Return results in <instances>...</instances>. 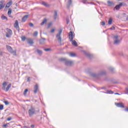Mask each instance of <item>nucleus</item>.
<instances>
[{"label": "nucleus", "instance_id": "obj_26", "mask_svg": "<svg viewBox=\"0 0 128 128\" xmlns=\"http://www.w3.org/2000/svg\"><path fill=\"white\" fill-rule=\"evenodd\" d=\"M69 56L72 57L76 56V54L74 53L71 52Z\"/></svg>", "mask_w": 128, "mask_h": 128}, {"label": "nucleus", "instance_id": "obj_1", "mask_svg": "<svg viewBox=\"0 0 128 128\" xmlns=\"http://www.w3.org/2000/svg\"><path fill=\"white\" fill-rule=\"evenodd\" d=\"M60 62H65V64L66 66H72L74 64V61L68 60L64 58H60Z\"/></svg>", "mask_w": 128, "mask_h": 128}, {"label": "nucleus", "instance_id": "obj_36", "mask_svg": "<svg viewBox=\"0 0 128 128\" xmlns=\"http://www.w3.org/2000/svg\"><path fill=\"white\" fill-rule=\"evenodd\" d=\"M4 110V105H0V110Z\"/></svg>", "mask_w": 128, "mask_h": 128}, {"label": "nucleus", "instance_id": "obj_18", "mask_svg": "<svg viewBox=\"0 0 128 128\" xmlns=\"http://www.w3.org/2000/svg\"><path fill=\"white\" fill-rule=\"evenodd\" d=\"M10 86H12V84H9L8 86L6 87V88L5 91H6V92H8L10 88Z\"/></svg>", "mask_w": 128, "mask_h": 128}, {"label": "nucleus", "instance_id": "obj_44", "mask_svg": "<svg viewBox=\"0 0 128 128\" xmlns=\"http://www.w3.org/2000/svg\"><path fill=\"white\" fill-rule=\"evenodd\" d=\"M29 26H30L32 27L34 26V24H32V23H30Z\"/></svg>", "mask_w": 128, "mask_h": 128}, {"label": "nucleus", "instance_id": "obj_37", "mask_svg": "<svg viewBox=\"0 0 128 128\" xmlns=\"http://www.w3.org/2000/svg\"><path fill=\"white\" fill-rule=\"evenodd\" d=\"M100 74L101 76H102V74H106V72L103 71V72H101L100 73Z\"/></svg>", "mask_w": 128, "mask_h": 128}, {"label": "nucleus", "instance_id": "obj_43", "mask_svg": "<svg viewBox=\"0 0 128 128\" xmlns=\"http://www.w3.org/2000/svg\"><path fill=\"white\" fill-rule=\"evenodd\" d=\"M68 2L69 4V6H70V4H72V0H69Z\"/></svg>", "mask_w": 128, "mask_h": 128}, {"label": "nucleus", "instance_id": "obj_34", "mask_svg": "<svg viewBox=\"0 0 128 128\" xmlns=\"http://www.w3.org/2000/svg\"><path fill=\"white\" fill-rule=\"evenodd\" d=\"M4 104H5L6 106H8L10 104V102L8 101H4Z\"/></svg>", "mask_w": 128, "mask_h": 128}, {"label": "nucleus", "instance_id": "obj_3", "mask_svg": "<svg viewBox=\"0 0 128 128\" xmlns=\"http://www.w3.org/2000/svg\"><path fill=\"white\" fill-rule=\"evenodd\" d=\"M113 40L114 42V44H118L120 42V36L118 35L114 36H113Z\"/></svg>", "mask_w": 128, "mask_h": 128}, {"label": "nucleus", "instance_id": "obj_32", "mask_svg": "<svg viewBox=\"0 0 128 128\" xmlns=\"http://www.w3.org/2000/svg\"><path fill=\"white\" fill-rule=\"evenodd\" d=\"M37 52L38 54H42V52L38 50H37Z\"/></svg>", "mask_w": 128, "mask_h": 128}, {"label": "nucleus", "instance_id": "obj_11", "mask_svg": "<svg viewBox=\"0 0 128 128\" xmlns=\"http://www.w3.org/2000/svg\"><path fill=\"white\" fill-rule=\"evenodd\" d=\"M38 85L36 84L34 86V93L36 94V92H38Z\"/></svg>", "mask_w": 128, "mask_h": 128}, {"label": "nucleus", "instance_id": "obj_25", "mask_svg": "<svg viewBox=\"0 0 128 128\" xmlns=\"http://www.w3.org/2000/svg\"><path fill=\"white\" fill-rule=\"evenodd\" d=\"M42 4L43 6H46V7L48 6V3H46V2H42Z\"/></svg>", "mask_w": 128, "mask_h": 128}, {"label": "nucleus", "instance_id": "obj_38", "mask_svg": "<svg viewBox=\"0 0 128 128\" xmlns=\"http://www.w3.org/2000/svg\"><path fill=\"white\" fill-rule=\"evenodd\" d=\"M7 84H8V82H4L2 84V86H6Z\"/></svg>", "mask_w": 128, "mask_h": 128}, {"label": "nucleus", "instance_id": "obj_8", "mask_svg": "<svg viewBox=\"0 0 128 128\" xmlns=\"http://www.w3.org/2000/svg\"><path fill=\"white\" fill-rule=\"evenodd\" d=\"M4 4V0H1L0 1V10H2L6 6Z\"/></svg>", "mask_w": 128, "mask_h": 128}, {"label": "nucleus", "instance_id": "obj_14", "mask_svg": "<svg viewBox=\"0 0 128 128\" xmlns=\"http://www.w3.org/2000/svg\"><path fill=\"white\" fill-rule=\"evenodd\" d=\"M70 42H72V46H78V42H76V40H70Z\"/></svg>", "mask_w": 128, "mask_h": 128}, {"label": "nucleus", "instance_id": "obj_12", "mask_svg": "<svg viewBox=\"0 0 128 128\" xmlns=\"http://www.w3.org/2000/svg\"><path fill=\"white\" fill-rule=\"evenodd\" d=\"M122 4L120 3V4L116 6L114 8H116V10H120V8H122Z\"/></svg>", "mask_w": 128, "mask_h": 128}, {"label": "nucleus", "instance_id": "obj_45", "mask_svg": "<svg viewBox=\"0 0 128 128\" xmlns=\"http://www.w3.org/2000/svg\"><path fill=\"white\" fill-rule=\"evenodd\" d=\"M30 77L28 78L27 82H30Z\"/></svg>", "mask_w": 128, "mask_h": 128}, {"label": "nucleus", "instance_id": "obj_35", "mask_svg": "<svg viewBox=\"0 0 128 128\" xmlns=\"http://www.w3.org/2000/svg\"><path fill=\"white\" fill-rule=\"evenodd\" d=\"M109 30H116V28H114V26H112L110 28Z\"/></svg>", "mask_w": 128, "mask_h": 128}, {"label": "nucleus", "instance_id": "obj_29", "mask_svg": "<svg viewBox=\"0 0 128 128\" xmlns=\"http://www.w3.org/2000/svg\"><path fill=\"white\" fill-rule=\"evenodd\" d=\"M38 31H36L35 32H34V36H38Z\"/></svg>", "mask_w": 128, "mask_h": 128}, {"label": "nucleus", "instance_id": "obj_5", "mask_svg": "<svg viewBox=\"0 0 128 128\" xmlns=\"http://www.w3.org/2000/svg\"><path fill=\"white\" fill-rule=\"evenodd\" d=\"M28 112L29 116H34V114H36V110L34 109V108L31 107L29 109Z\"/></svg>", "mask_w": 128, "mask_h": 128}, {"label": "nucleus", "instance_id": "obj_52", "mask_svg": "<svg viewBox=\"0 0 128 128\" xmlns=\"http://www.w3.org/2000/svg\"><path fill=\"white\" fill-rule=\"evenodd\" d=\"M125 111H126V112H128V108L125 109Z\"/></svg>", "mask_w": 128, "mask_h": 128}, {"label": "nucleus", "instance_id": "obj_56", "mask_svg": "<svg viewBox=\"0 0 128 128\" xmlns=\"http://www.w3.org/2000/svg\"><path fill=\"white\" fill-rule=\"evenodd\" d=\"M114 94H120L118 93H115Z\"/></svg>", "mask_w": 128, "mask_h": 128}, {"label": "nucleus", "instance_id": "obj_31", "mask_svg": "<svg viewBox=\"0 0 128 128\" xmlns=\"http://www.w3.org/2000/svg\"><path fill=\"white\" fill-rule=\"evenodd\" d=\"M11 14H12V10L9 9V10H8V16H10V15Z\"/></svg>", "mask_w": 128, "mask_h": 128}, {"label": "nucleus", "instance_id": "obj_33", "mask_svg": "<svg viewBox=\"0 0 128 128\" xmlns=\"http://www.w3.org/2000/svg\"><path fill=\"white\" fill-rule=\"evenodd\" d=\"M28 92V89H26L25 90L24 92V96H26V93Z\"/></svg>", "mask_w": 128, "mask_h": 128}, {"label": "nucleus", "instance_id": "obj_22", "mask_svg": "<svg viewBox=\"0 0 128 128\" xmlns=\"http://www.w3.org/2000/svg\"><path fill=\"white\" fill-rule=\"evenodd\" d=\"M1 18L3 20H8V18L6 16L4 15H2L1 16Z\"/></svg>", "mask_w": 128, "mask_h": 128}, {"label": "nucleus", "instance_id": "obj_20", "mask_svg": "<svg viewBox=\"0 0 128 128\" xmlns=\"http://www.w3.org/2000/svg\"><path fill=\"white\" fill-rule=\"evenodd\" d=\"M108 4L109 6H114V2L110 1H108Z\"/></svg>", "mask_w": 128, "mask_h": 128}, {"label": "nucleus", "instance_id": "obj_49", "mask_svg": "<svg viewBox=\"0 0 128 128\" xmlns=\"http://www.w3.org/2000/svg\"><path fill=\"white\" fill-rule=\"evenodd\" d=\"M2 90H6V86H4V87L2 88Z\"/></svg>", "mask_w": 128, "mask_h": 128}, {"label": "nucleus", "instance_id": "obj_47", "mask_svg": "<svg viewBox=\"0 0 128 128\" xmlns=\"http://www.w3.org/2000/svg\"><path fill=\"white\" fill-rule=\"evenodd\" d=\"M4 54V52H0V56H2Z\"/></svg>", "mask_w": 128, "mask_h": 128}, {"label": "nucleus", "instance_id": "obj_10", "mask_svg": "<svg viewBox=\"0 0 128 128\" xmlns=\"http://www.w3.org/2000/svg\"><path fill=\"white\" fill-rule=\"evenodd\" d=\"M115 104L118 108H124V104H122V103H115Z\"/></svg>", "mask_w": 128, "mask_h": 128}, {"label": "nucleus", "instance_id": "obj_53", "mask_svg": "<svg viewBox=\"0 0 128 128\" xmlns=\"http://www.w3.org/2000/svg\"><path fill=\"white\" fill-rule=\"evenodd\" d=\"M86 0H84V4H86Z\"/></svg>", "mask_w": 128, "mask_h": 128}, {"label": "nucleus", "instance_id": "obj_19", "mask_svg": "<svg viewBox=\"0 0 128 128\" xmlns=\"http://www.w3.org/2000/svg\"><path fill=\"white\" fill-rule=\"evenodd\" d=\"M46 42V40L44 38H42L40 40V42L41 44H44Z\"/></svg>", "mask_w": 128, "mask_h": 128}, {"label": "nucleus", "instance_id": "obj_39", "mask_svg": "<svg viewBox=\"0 0 128 128\" xmlns=\"http://www.w3.org/2000/svg\"><path fill=\"white\" fill-rule=\"evenodd\" d=\"M100 24L102 26H106V22H102Z\"/></svg>", "mask_w": 128, "mask_h": 128}, {"label": "nucleus", "instance_id": "obj_41", "mask_svg": "<svg viewBox=\"0 0 128 128\" xmlns=\"http://www.w3.org/2000/svg\"><path fill=\"white\" fill-rule=\"evenodd\" d=\"M125 94H128V88H126L125 90Z\"/></svg>", "mask_w": 128, "mask_h": 128}, {"label": "nucleus", "instance_id": "obj_55", "mask_svg": "<svg viewBox=\"0 0 128 128\" xmlns=\"http://www.w3.org/2000/svg\"><path fill=\"white\" fill-rule=\"evenodd\" d=\"M66 22L67 24H68V20H66Z\"/></svg>", "mask_w": 128, "mask_h": 128}, {"label": "nucleus", "instance_id": "obj_23", "mask_svg": "<svg viewBox=\"0 0 128 128\" xmlns=\"http://www.w3.org/2000/svg\"><path fill=\"white\" fill-rule=\"evenodd\" d=\"M112 24V18H110L108 21V24Z\"/></svg>", "mask_w": 128, "mask_h": 128}, {"label": "nucleus", "instance_id": "obj_30", "mask_svg": "<svg viewBox=\"0 0 128 128\" xmlns=\"http://www.w3.org/2000/svg\"><path fill=\"white\" fill-rule=\"evenodd\" d=\"M21 38H22V42H24L25 40H26V36H22V37H21Z\"/></svg>", "mask_w": 128, "mask_h": 128}, {"label": "nucleus", "instance_id": "obj_48", "mask_svg": "<svg viewBox=\"0 0 128 128\" xmlns=\"http://www.w3.org/2000/svg\"><path fill=\"white\" fill-rule=\"evenodd\" d=\"M6 126H8V124H4V125L3 126V127H4V128H6Z\"/></svg>", "mask_w": 128, "mask_h": 128}, {"label": "nucleus", "instance_id": "obj_13", "mask_svg": "<svg viewBox=\"0 0 128 128\" xmlns=\"http://www.w3.org/2000/svg\"><path fill=\"white\" fill-rule=\"evenodd\" d=\"M28 44H34V40H32V39L29 38L28 39Z\"/></svg>", "mask_w": 128, "mask_h": 128}, {"label": "nucleus", "instance_id": "obj_21", "mask_svg": "<svg viewBox=\"0 0 128 128\" xmlns=\"http://www.w3.org/2000/svg\"><path fill=\"white\" fill-rule=\"evenodd\" d=\"M85 54H86V56H88V58H92V55L88 52H85Z\"/></svg>", "mask_w": 128, "mask_h": 128}, {"label": "nucleus", "instance_id": "obj_28", "mask_svg": "<svg viewBox=\"0 0 128 128\" xmlns=\"http://www.w3.org/2000/svg\"><path fill=\"white\" fill-rule=\"evenodd\" d=\"M106 94H114V92L110 90H107Z\"/></svg>", "mask_w": 128, "mask_h": 128}, {"label": "nucleus", "instance_id": "obj_15", "mask_svg": "<svg viewBox=\"0 0 128 128\" xmlns=\"http://www.w3.org/2000/svg\"><path fill=\"white\" fill-rule=\"evenodd\" d=\"M14 26V28H16L18 30V20H16L15 22Z\"/></svg>", "mask_w": 128, "mask_h": 128}, {"label": "nucleus", "instance_id": "obj_17", "mask_svg": "<svg viewBox=\"0 0 128 128\" xmlns=\"http://www.w3.org/2000/svg\"><path fill=\"white\" fill-rule=\"evenodd\" d=\"M54 18L55 20H56V18H58V12H56V11L54 12Z\"/></svg>", "mask_w": 128, "mask_h": 128}, {"label": "nucleus", "instance_id": "obj_40", "mask_svg": "<svg viewBox=\"0 0 128 128\" xmlns=\"http://www.w3.org/2000/svg\"><path fill=\"white\" fill-rule=\"evenodd\" d=\"M50 32L51 34H54V29H52L50 31Z\"/></svg>", "mask_w": 128, "mask_h": 128}, {"label": "nucleus", "instance_id": "obj_2", "mask_svg": "<svg viewBox=\"0 0 128 128\" xmlns=\"http://www.w3.org/2000/svg\"><path fill=\"white\" fill-rule=\"evenodd\" d=\"M6 48L10 54H12L13 56H16V50H12V48L10 46H6Z\"/></svg>", "mask_w": 128, "mask_h": 128}, {"label": "nucleus", "instance_id": "obj_24", "mask_svg": "<svg viewBox=\"0 0 128 128\" xmlns=\"http://www.w3.org/2000/svg\"><path fill=\"white\" fill-rule=\"evenodd\" d=\"M46 19H44L43 22L40 24L41 26H44V24H46Z\"/></svg>", "mask_w": 128, "mask_h": 128}, {"label": "nucleus", "instance_id": "obj_54", "mask_svg": "<svg viewBox=\"0 0 128 128\" xmlns=\"http://www.w3.org/2000/svg\"><path fill=\"white\" fill-rule=\"evenodd\" d=\"M52 26V24L50 23V24H48V26L49 27L50 26Z\"/></svg>", "mask_w": 128, "mask_h": 128}, {"label": "nucleus", "instance_id": "obj_7", "mask_svg": "<svg viewBox=\"0 0 128 128\" xmlns=\"http://www.w3.org/2000/svg\"><path fill=\"white\" fill-rule=\"evenodd\" d=\"M68 38L70 41L72 40L74 38V33H72V32H70L68 34Z\"/></svg>", "mask_w": 128, "mask_h": 128}, {"label": "nucleus", "instance_id": "obj_9", "mask_svg": "<svg viewBox=\"0 0 128 128\" xmlns=\"http://www.w3.org/2000/svg\"><path fill=\"white\" fill-rule=\"evenodd\" d=\"M28 18V15H25L24 16V17L22 18V22H26Z\"/></svg>", "mask_w": 128, "mask_h": 128}, {"label": "nucleus", "instance_id": "obj_50", "mask_svg": "<svg viewBox=\"0 0 128 128\" xmlns=\"http://www.w3.org/2000/svg\"><path fill=\"white\" fill-rule=\"evenodd\" d=\"M8 16H9L10 18H12L13 17H12V15L10 14V15H8Z\"/></svg>", "mask_w": 128, "mask_h": 128}, {"label": "nucleus", "instance_id": "obj_6", "mask_svg": "<svg viewBox=\"0 0 128 128\" xmlns=\"http://www.w3.org/2000/svg\"><path fill=\"white\" fill-rule=\"evenodd\" d=\"M6 37L10 38L11 36L12 35V30L8 28H6Z\"/></svg>", "mask_w": 128, "mask_h": 128}, {"label": "nucleus", "instance_id": "obj_42", "mask_svg": "<svg viewBox=\"0 0 128 128\" xmlns=\"http://www.w3.org/2000/svg\"><path fill=\"white\" fill-rule=\"evenodd\" d=\"M50 48H45L44 49V50H45V52H48V50H50Z\"/></svg>", "mask_w": 128, "mask_h": 128}, {"label": "nucleus", "instance_id": "obj_4", "mask_svg": "<svg viewBox=\"0 0 128 128\" xmlns=\"http://www.w3.org/2000/svg\"><path fill=\"white\" fill-rule=\"evenodd\" d=\"M62 32V30H60L56 36V38L59 44H62V37L60 36Z\"/></svg>", "mask_w": 128, "mask_h": 128}, {"label": "nucleus", "instance_id": "obj_51", "mask_svg": "<svg viewBox=\"0 0 128 128\" xmlns=\"http://www.w3.org/2000/svg\"><path fill=\"white\" fill-rule=\"evenodd\" d=\"M31 128H34V125H31Z\"/></svg>", "mask_w": 128, "mask_h": 128}, {"label": "nucleus", "instance_id": "obj_16", "mask_svg": "<svg viewBox=\"0 0 128 128\" xmlns=\"http://www.w3.org/2000/svg\"><path fill=\"white\" fill-rule=\"evenodd\" d=\"M12 2H9L8 3H7V4H6V8H10V6H12Z\"/></svg>", "mask_w": 128, "mask_h": 128}, {"label": "nucleus", "instance_id": "obj_27", "mask_svg": "<svg viewBox=\"0 0 128 128\" xmlns=\"http://www.w3.org/2000/svg\"><path fill=\"white\" fill-rule=\"evenodd\" d=\"M109 70L112 72H114V68L112 67H110Z\"/></svg>", "mask_w": 128, "mask_h": 128}, {"label": "nucleus", "instance_id": "obj_46", "mask_svg": "<svg viewBox=\"0 0 128 128\" xmlns=\"http://www.w3.org/2000/svg\"><path fill=\"white\" fill-rule=\"evenodd\" d=\"M7 120H8V122H10V120H12V118H7Z\"/></svg>", "mask_w": 128, "mask_h": 128}]
</instances>
